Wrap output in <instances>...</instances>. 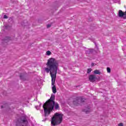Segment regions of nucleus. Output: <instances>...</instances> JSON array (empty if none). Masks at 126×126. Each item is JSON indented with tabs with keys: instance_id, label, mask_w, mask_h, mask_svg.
Masks as SVG:
<instances>
[{
	"instance_id": "dca6fc26",
	"label": "nucleus",
	"mask_w": 126,
	"mask_h": 126,
	"mask_svg": "<svg viewBox=\"0 0 126 126\" xmlns=\"http://www.w3.org/2000/svg\"><path fill=\"white\" fill-rule=\"evenodd\" d=\"M107 72H108V73H110V72H111V68L109 67H108L107 68Z\"/></svg>"
},
{
	"instance_id": "393cba45",
	"label": "nucleus",
	"mask_w": 126,
	"mask_h": 126,
	"mask_svg": "<svg viewBox=\"0 0 126 126\" xmlns=\"http://www.w3.org/2000/svg\"><path fill=\"white\" fill-rule=\"evenodd\" d=\"M94 44L95 45V46L97 47V44H96V42H94Z\"/></svg>"
},
{
	"instance_id": "6e6552de",
	"label": "nucleus",
	"mask_w": 126,
	"mask_h": 126,
	"mask_svg": "<svg viewBox=\"0 0 126 126\" xmlns=\"http://www.w3.org/2000/svg\"><path fill=\"white\" fill-rule=\"evenodd\" d=\"M89 79L91 82H95L96 81V76L95 75H90Z\"/></svg>"
},
{
	"instance_id": "ddd939ff",
	"label": "nucleus",
	"mask_w": 126,
	"mask_h": 126,
	"mask_svg": "<svg viewBox=\"0 0 126 126\" xmlns=\"http://www.w3.org/2000/svg\"><path fill=\"white\" fill-rule=\"evenodd\" d=\"M78 98L80 101V103H83V102L85 101V99H84V98H82L81 97H78Z\"/></svg>"
},
{
	"instance_id": "423d86ee",
	"label": "nucleus",
	"mask_w": 126,
	"mask_h": 126,
	"mask_svg": "<svg viewBox=\"0 0 126 126\" xmlns=\"http://www.w3.org/2000/svg\"><path fill=\"white\" fill-rule=\"evenodd\" d=\"M118 16L119 17H120V18L125 19V17L126 16L125 12H123L122 10H120L118 12Z\"/></svg>"
},
{
	"instance_id": "a878e982",
	"label": "nucleus",
	"mask_w": 126,
	"mask_h": 126,
	"mask_svg": "<svg viewBox=\"0 0 126 126\" xmlns=\"http://www.w3.org/2000/svg\"><path fill=\"white\" fill-rule=\"evenodd\" d=\"M3 108V106H1V108L2 109Z\"/></svg>"
},
{
	"instance_id": "a211bd4d",
	"label": "nucleus",
	"mask_w": 126,
	"mask_h": 126,
	"mask_svg": "<svg viewBox=\"0 0 126 126\" xmlns=\"http://www.w3.org/2000/svg\"><path fill=\"white\" fill-rule=\"evenodd\" d=\"M11 21H12V18H9L8 20V22H11Z\"/></svg>"
},
{
	"instance_id": "f03ea898",
	"label": "nucleus",
	"mask_w": 126,
	"mask_h": 126,
	"mask_svg": "<svg viewBox=\"0 0 126 126\" xmlns=\"http://www.w3.org/2000/svg\"><path fill=\"white\" fill-rule=\"evenodd\" d=\"M55 94H52L50 98L43 104V108L45 118L50 115L51 112L53 111L54 108H55V110H59L60 108L59 103L55 102Z\"/></svg>"
},
{
	"instance_id": "0eeeda50",
	"label": "nucleus",
	"mask_w": 126,
	"mask_h": 126,
	"mask_svg": "<svg viewBox=\"0 0 126 126\" xmlns=\"http://www.w3.org/2000/svg\"><path fill=\"white\" fill-rule=\"evenodd\" d=\"M73 103L74 106H78L80 102L79 101V97H77L74 99Z\"/></svg>"
},
{
	"instance_id": "7ed1b4c3",
	"label": "nucleus",
	"mask_w": 126,
	"mask_h": 126,
	"mask_svg": "<svg viewBox=\"0 0 126 126\" xmlns=\"http://www.w3.org/2000/svg\"><path fill=\"white\" fill-rule=\"evenodd\" d=\"M63 122V115L56 113L51 118V125L55 126L60 125Z\"/></svg>"
},
{
	"instance_id": "4be33fe9",
	"label": "nucleus",
	"mask_w": 126,
	"mask_h": 126,
	"mask_svg": "<svg viewBox=\"0 0 126 126\" xmlns=\"http://www.w3.org/2000/svg\"><path fill=\"white\" fill-rule=\"evenodd\" d=\"M94 63H92L91 64L92 66H94Z\"/></svg>"
},
{
	"instance_id": "9d476101",
	"label": "nucleus",
	"mask_w": 126,
	"mask_h": 126,
	"mask_svg": "<svg viewBox=\"0 0 126 126\" xmlns=\"http://www.w3.org/2000/svg\"><path fill=\"white\" fill-rule=\"evenodd\" d=\"M20 78L21 80H23V81H25V80H26V78L24 76V75L22 74H21V75H20Z\"/></svg>"
},
{
	"instance_id": "1a4fd4ad",
	"label": "nucleus",
	"mask_w": 126,
	"mask_h": 126,
	"mask_svg": "<svg viewBox=\"0 0 126 126\" xmlns=\"http://www.w3.org/2000/svg\"><path fill=\"white\" fill-rule=\"evenodd\" d=\"M83 112H84L86 114H89L91 112V109L89 107L86 108L83 110Z\"/></svg>"
},
{
	"instance_id": "20e7f679",
	"label": "nucleus",
	"mask_w": 126,
	"mask_h": 126,
	"mask_svg": "<svg viewBox=\"0 0 126 126\" xmlns=\"http://www.w3.org/2000/svg\"><path fill=\"white\" fill-rule=\"evenodd\" d=\"M16 124L17 126H27L28 121L25 116H22L20 119L17 120Z\"/></svg>"
},
{
	"instance_id": "aec40b11",
	"label": "nucleus",
	"mask_w": 126,
	"mask_h": 126,
	"mask_svg": "<svg viewBox=\"0 0 126 126\" xmlns=\"http://www.w3.org/2000/svg\"><path fill=\"white\" fill-rule=\"evenodd\" d=\"M51 25L50 24H48L47 25V28H50V27H51Z\"/></svg>"
},
{
	"instance_id": "b1692460",
	"label": "nucleus",
	"mask_w": 126,
	"mask_h": 126,
	"mask_svg": "<svg viewBox=\"0 0 126 126\" xmlns=\"http://www.w3.org/2000/svg\"><path fill=\"white\" fill-rule=\"evenodd\" d=\"M35 108L37 110H38V106H35Z\"/></svg>"
},
{
	"instance_id": "412c9836",
	"label": "nucleus",
	"mask_w": 126,
	"mask_h": 126,
	"mask_svg": "<svg viewBox=\"0 0 126 126\" xmlns=\"http://www.w3.org/2000/svg\"><path fill=\"white\" fill-rule=\"evenodd\" d=\"M124 124L123 123H120L119 124V126H123Z\"/></svg>"
},
{
	"instance_id": "5701e85b",
	"label": "nucleus",
	"mask_w": 126,
	"mask_h": 126,
	"mask_svg": "<svg viewBox=\"0 0 126 126\" xmlns=\"http://www.w3.org/2000/svg\"><path fill=\"white\" fill-rule=\"evenodd\" d=\"M47 120V118H45V120H42V122H45Z\"/></svg>"
},
{
	"instance_id": "f8f14e48",
	"label": "nucleus",
	"mask_w": 126,
	"mask_h": 126,
	"mask_svg": "<svg viewBox=\"0 0 126 126\" xmlns=\"http://www.w3.org/2000/svg\"><path fill=\"white\" fill-rule=\"evenodd\" d=\"M94 74H98L100 75V74H101V72L99 70L96 69L94 71Z\"/></svg>"
},
{
	"instance_id": "f257e3e1",
	"label": "nucleus",
	"mask_w": 126,
	"mask_h": 126,
	"mask_svg": "<svg viewBox=\"0 0 126 126\" xmlns=\"http://www.w3.org/2000/svg\"><path fill=\"white\" fill-rule=\"evenodd\" d=\"M47 67L44 68V70L47 73L50 72L51 76L52 85H55L56 82V78H57V73H58V69L59 67V63H58L55 59H49L46 63Z\"/></svg>"
},
{
	"instance_id": "9b49d317",
	"label": "nucleus",
	"mask_w": 126,
	"mask_h": 126,
	"mask_svg": "<svg viewBox=\"0 0 126 126\" xmlns=\"http://www.w3.org/2000/svg\"><path fill=\"white\" fill-rule=\"evenodd\" d=\"M53 86L52 87V91L53 93L54 94L57 93V88L56 87V86H55L54 85H53Z\"/></svg>"
},
{
	"instance_id": "6ab92c4d",
	"label": "nucleus",
	"mask_w": 126,
	"mask_h": 126,
	"mask_svg": "<svg viewBox=\"0 0 126 126\" xmlns=\"http://www.w3.org/2000/svg\"><path fill=\"white\" fill-rule=\"evenodd\" d=\"M3 18L5 19H7V18H8V17H7V16H6V15H4L3 16Z\"/></svg>"
},
{
	"instance_id": "2eb2a0df",
	"label": "nucleus",
	"mask_w": 126,
	"mask_h": 126,
	"mask_svg": "<svg viewBox=\"0 0 126 126\" xmlns=\"http://www.w3.org/2000/svg\"><path fill=\"white\" fill-rule=\"evenodd\" d=\"M51 54H52V52H51V51H47L46 52V55H47V56H50Z\"/></svg>"
},
{
	"instance_id": "f3484780",
	"label": "nucleus",
	"mask_w": 126,
	"mask_h": 126,
	"mask_svg": "<svg viewBox=\"0 0 126 126\" xmlns=\"http://www.w3.org/2000/svg\"><path fill=\"white\" fill-rule=\"evenodd\" d=\"M92 70V68H88L87 70V73H90Z\"/></svg>"
},
{
	"instance_id": "4468645a",
	"label": "nucleus",
	"mask_w": 126,
	"mask_h": 126,
	"mask_svg": "<svg viewBox=\"0 0 126 126\" xmlns=\"http://www.w3.org/2000/svg\"><path fill=\"white\" fill-rule=\"evenodd\" d=\"M5 40L6 41H9V40H11V39L10 38V37H9V36H6V37H5Z\"/></svg>"
},
{
	"instance_id": "39448f33",
	"label": "nucleus",
	"mask_w": 126,
	"mask_h": 126,
	"mask_svg": "<svg viewBox=\"0 0 126 126\" xmlns=\"http://www.w3.org/2000/svg\"><path fill=\"white\" fill-rule=\"evenodd\" d=\"M94 53H96V51L93 49H89L86 50V54L88 57H89L91 54H94Z\"/></svg>"
}]
</instances>
